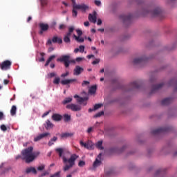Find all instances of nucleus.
Masks as SVG:
<instances>
[{
    "label": "nucleus",
    "instance_id": "obj_3",
    "mask_svg": "<svg viewBox=\"0 0 177 177\" xmlns=\"http://www.w3.org/2000/svg\"><path fill=\"white\" fill-rule=\"evenodd\" d=\"M73 5L72 16L73 17H77L78 12L77 10H82L84 13L89 9V6L85 3L77 4L75 0H71Z\"/></svg>",
    "mask_w": 177,
    "mask_h": 177
},
{
    "label": "nucleus",
    "instance_id": "obj_48",
    "mask_svg": "<svg viewBox=\"0 0 177 177\" xmlns=\"http://www.w3.org/2000/svg\"><path fill=\"white\" fill-rule=\"evenodd\" d=\"M77 34V37H81V35H82V30L77 29L76 30Z\"/></svg>",
    "mask_w": 177,
    "mask_h": 177
},
{
    "label": "nucleus",
    "instance_id": "obj_6",
    "mask_svg": "<svg viewBox=\"0 0 177 177\" xmlns=\"http://www.w3.org/2000/svg\"><path fill=\"white\" fill-rule=\"evenodd\" d=\"M11 66L12 62L10 60H6L0 64V68L1 70L6 71V70L10 69Z\"/></svg>",
    "mask_w": 177,
    "mask_h": 177
},
{
    "label": "nucleus",
    "instance_id": "obj_54",
    "mask_svg": "<svg viewBox=\"0 0 177 177\" xmlns=\"http://www.w3.org/2000/svg\"><path fill=\"white\" fill-rule=\"evenodd\" d=\"M49 113H50V110L44 113L43 115H42V117H46V115H48L49 114Z\"/></svg>",
    "mask_w": 177,
    "mask_h": 177
},
{
    "label": "nucleus",
    "instance_id": "obj_34",
    "mask_svg": "<svg viewBox=\"0 0 177 177\" xmlns=\"http://www.w3.org/2000/svg\"><path fill=\"white\" fill-rule=\"evenodd\" d=\"M53 82L55 85H59V84H60V77H56Z\"/></svg>",
    "mask_w": 177,
    "mask_h": 177
},
{
    "label": "nucleus",
    "instance_id": "obj_51",
    "mask_svg": "<svg viewBox=\"0 0 177 177\" xmlns=\"http://www.w3.org/2000/svg\"><path fill=\"white\" fill-rule=\"evenodd\" d=\"M82 86H85V85H89V82L88 81H83L82 84Z\"/></svg>",
    "mask_w": 177,
    "mask_h": 177
},
{
    "label": "nucleus",
    "instance_id": "obj_18",
    "mask_svg": "<svg viewBox=\"0 0 177 177\" xmlns=\"http://www.w3.org/2000/svg\"><path fill=\"white\" fill-rule=\"evenodd\" d=\"M74 136V133H63L61 134V138L62 139H67V138H71Z\"/></svg>",
    "mask_w": 177,
    "mask_h": 177
},
{
    "label": "nucleus",
    "instance_id": "obj_14",
    "mask_svg": "<svg viewBox=\"0 0 177 177\" xmlns=\"http://www.w3.org/2000/svg\"><path fill=\"white\" fill-rule=\"evenodd\" d=\"M51 118L53 121L59 122L62 121V118H63V116L59 113H54L51 116Z\"/></svg>",
    "mask_w": 177,
    "mask_h": 177
},
{
    "label": "nucleus",
    "instance_id": "obj_53",
    "mask_svg": "<svg viewBox=\"0 0 177 177\" xmlns=\"http://www.w3.org/2000/svg\"><path fill=\"white\" fill-rule=\"evenodd\" d=\"M75 172H77V170H74L71 173V174L67 175L66 177H73V174H75Z\"/></svg>",
    "mask_w": 177,
    "mask_h": 177
},
{
    "label": "nucleus",
    "instance_id": "obj_31",
    "mask_svg": "<svg viewBox=\"0 0 177 177\" xmlns=\"http://www.w3.org/2000/svg\"><path fill=\"white\" fill-rule=\"evenodd\" d=\"M80 146H82L83 147H85V149H91V145H89V143H85L83 142L82 141H80Z\"/></svg>",
    "mask_w": 177,
    "mask_h": 177
},
{
    "label": "nucleus",
    "instance_id": "obj_13",
    "mask_svg": "<svg viewBox=\"0 0 177 177\" xmlns=\"http://www.w3.org/2000/svg\"><path fill=\"white\" fill-rule=\"evenodd\" d=\"M49 135H50V133H41V134L37 136L36 138H35L34 141L38 142L39 140H41V139H44V138H46V136H49Z\"/></svg>",
    "mask_w": 177,
    "mask_h": 177
},
{
    "label": "nucleus",
    "instance_id": "obj_41",
    "mask_svg": "<svg viewBox=\"0 0 177 177\" xmlns=\"http://www.w3.org/2000/svg\"><path fill=\"white\" fill-rule=\"evenodd\" d=\"M41 6H45L48 5V0H40Z\"/></svg>",
    "mask_w": 177,
    "mask_h": 177
},
{
    "label": "nucleus",
    "instance_id": "obj_5",
    "mask_svg": "<svg viewBox=\"0 0 177 177\" xmlns=\"http://www.w3.org/2000/svg\"><path fill=\"white\" fill-rule=\"evenodd\" d=\"M75 28L74 26H71L68 28V32L66 33V35L64 37V41L66 42V44H70L71 40L70 39V37H71V33L73 32Z\"/></svg>",
    "mask_w": 177,
    "mask_h": 177
},
{
    "label": "nucleus",
    "instance_id": "obj_50",
    "mask_svg": "<svg viewBox=\"0 0 177 177\" xmlns=\"http://www.w3.org/2000/svg\"><path fill=\"white\" fill-rule=\"evenodd\" d=\"M68 75V72H66L65 73H62L61 75L62 78H66Z\"/></svg>",
    "mask_w": 177,
    "mask_h": 177
},
{
    "label": "nucleus",
    "instance_id": "obj_15",
    "mask_svg": "<svg viewBox=\"0 0 177 177\" xmlns=\"http://www.w3.org/2000/svg\"><path fill=\"white\" fill-rule=\"evenodd\" d=\"M96 19H97V17H96V12L95 11L93 12V15H92V14L88 15V20L91 23H94V24L96 23Z\"/></svg>",
    "mask_w": 177,
    "mask_h": 177
},
{
    "label": "nucleus",
    "instance_id": "obj_45",
    "mask_svg": "<svg viewBox=\"0 0 177 177\" xmlns=\"http://www.w3.org/2000/svg\"><path fill=\"white\" fill-rule=\"evenodd\" d=\"M46 175H49V171H44L39 177L46 176Z\"/></svg>",
    "mask_w": 177,
    "mask_h": 177
},
{
    "label": "nucleus",
    "instance_id": "obj_17",
    "mask_svg": "<svg viewBox=\"0 0 177 177\" xmlns=\"http://www.w3.org/2000/svg\"><path fill=\"white\" fill-rule=\"evenodd\" d=\"M26 172L27 174H34V175H37V169H35V167H28L26 169Z\"/></svg>",
    "mask_w": 177,
    "mask_h": 177
},
{
    "label": "nucleus",
    "instance_id": "obj_58",
    "mask_svg": "<svg viewBox=\"0 0 177 177\" xmlns=\"http://www.w3.org/2000/svg\"><path fill=\"white\" fill-rule=\"evenodd\" d=\"M97 26L102 25V19H99L97 22Z\"/></svg>",
    "mask_w": 177,
    "mask_h": 177
},
{
    "label": "nucleus",
    "instance_id": "obj_60",
    "mask_svg": "<svg viewBox=\"0 0 177 177\" xmlns=\"http://www.w3.org/2000/svg\"><path fill=\"white\" fill-rule=\"evenodd\" d=\"M3 118V113L0 111V121Z\"/></svg>",
    "mask_w": 177,
    "mask_h": 177
},
{
    "label": "nucleus",
    "instance_id": "obj_8",
    "mask_svg": "<svg viewBox=\"0 0 177 177\" xmlns=\"http://www.w3.org/2000/svg\"><path fill=\"white\" fill-rule=\"evenodd\" d=\"M66 109L71 110L72 111H80L81 106L75 104H70L66 106Z\"/></svg>",
    "mask_w": 177,
    "mask_h": 177
},
{
    "label": "nucleus",
    "instance_id": "obj_20",
    "mask_svg": "<svg viewBox=\"0 0 177 177\" xmlns=\"http://www.w3.org/2000/svg\"><path fill=\"white\" fill-rule=\"evenodd\" d=\"M53 127H55V125H53V124L50 122V120H47L46 121V125H45L46 129H51V128H53Z\"/></svg>",
    "mask_w": 177,
    "mask_h": 177
},
{
    "label": "nucleus",
    "instance_id": "obj_32",
    "mask_svg": "<svg viewBox=\"0 0 177 177\" xmlns=\"http://www.w3.org/2000/svg\"><path fill=\"white\" fill-rule=\"evenodd\" d=\"M160 132H164V129L160 128V129L153 130V131H152V133H153V135H156V134H157V133H160Z\"/></svg>",
    "mask_w": 177,
    "mask_h": 177
},
{
    "label": "nucleus",
    "instance_id": "obj_36",
    "mask_svg": "<svg viewBox=\"0 0 177 177\" xmlns=\"http://www.w3.org/2000/svg\"><path fill=\"white\" fill-rule=\"evenodd\" d=\"M104 111H102L100 112H98L97 114L94 115L95 118H99V117H102V115H104Z\"/></svg>",
    "mask_w": 177,
    "mask_h": 177
},
{
    "label": "nucleus",
    "instance_id": "obj_26",
    "mask_svg": "<svg viewBox=\"0 0 177 177\" xmlns=\"http://www.w3.org/2000/svg\"><path fill=\"white\" fill-rule=\"evenodd\" d=\"M81 36H77L75 35H73V38H75V41H77V42H80V44H82V42H84V39L82 37H80Z\"/></svg>",
    "mask_w": 177,
    "mask_h": 177
},
{
    "label": "nucleus",
    "instance_id": "obj_2",
    "mask_svg": "<svg viewBox=\"0 0 177 177\" xmlns=\"http://www.w3.org/2000/svg\"><path fill=\"white\" fill-rule=\"evenodd\" d=\"M34 150V147H29L25 149H23L21 152L22 156L21 160H24L27 162V164H30V162H32L38 156H39V151L32 152Z\"/></svg>",
    "mask_w": 177,
    "mask_h": 177
},
{
    "label": "nucleus",
    "instance_id": "obj_21",
    "mask_svg": "<svg viewBox=\"0 0 177 177\" xmlns=\"http://www.w3.org/2000/svg\"><path fill=\"white\" fill-rule=\"evenodd\" d=\"M54 59H56V55H53L50 56L47 59L46 64H44L45 67H48L49 66V63H50V62H52V60H53Z\"/></svg>",
    "mask_w": 177,
    "mask_h": 177
},
{
    "label": "nucleus",
    "instance_id": "obj_1",
    "mask_svg": "<svg viewBox=\"0 0 177 177\" xmlns=\"http://www.w3.org/2000/svg\"><path fill=\"white\" fill-rule=\"evenodd\" d=\"M55 151L59 154V157H62L64 164H67V162H68L69 164L66 165L63 167L64 172H66V171H68V169L73 168V167L75 165V160H77V158H78V156H77V154H73L71 156L69 159H67V158L63 156V153L64 152L63 148H57L55 149Z\"/></svg>",
    "mask_w": 177,
    "mask_h": 177
},
{
    "label": "nucleus",
    "instance_id": "obj_12",
    "mask_svg": "<svg viewBox=\"0 0 177 177\" xmlns=\"http://www.w3.org/2000/svg\"><path fill=\"white\" fill-rule=\"evenodd\" d=\"M73 82H77V79H66L61 81L62 85H68V84H73Z\"/></svg>",
    "mask_w": 177,
    "mask_h": 177
},
{
    "label": "nucleus",
    "instance_id": "obj_62",
    "mask_svg": "<svg viewBox=\"0 0 177 177\" xmlns=\"http://www.w3.org/2000/svg\"><path fill=\"white\" fill-rule=\"evenodd\" d=\"M21 157H23V155H17L15 158L16 160H19V158H21Z\"/></svg>",
    "mask_w": 177,
    "mask_h": 177
},
{
    "label": "nucleus",
    "instance_id": "obj_40",
    "mask_svg": "<svg viewBox=\"0 0 177 177\" xmlns=\"http://www.w3.org/2000/svg\"><path fill=\"white\" fill-rule=\"evenodd\" d=\"M44 169H45V165H40L37 167V171H44Z\"/></svg>",
    "mask_w": 177,
    "mask_h": 177
},
{
    "label": "nucleus",
    "instance_id": "obj_9",
    "mask_svg": "<svg viewBox=\"0 0 177 177\" xmlns=\"http://www.w3.org/2000/svg\"><path fill=\"white\" fill-rule=\"evenodd\" d=\"M102 153H100L97 156V158L95 159V160L93 162V168H97V167H99L100 165V164H102Z\"/></svg>",
    "mask_w": 177,
    "mask_h": 177
},
{
    "label": "nucleus",
    "instance_id": "obj_29",
    "mask_svg": "<svg viewBox=\"0 0 177 177\" xmlns=\"http://www.w3.org/2000/svg\"><path fill=\"white\" fill-rule=\"evenodd\" d=\"M73 102L72 97H66L62 101V104H67L68 103H71Z\"/></svg>",
    "mask_w": 177,
    "mask_h": 177
},
{
    "label": "nucleus",
    "instance_id": "obj_49",
    "mask_svg": "<svg viewBox=\"0 0 177 177\" xmlns=\"http://www.w3.org/2000/svg\"><path fill=\"white\" fill-rule=\"evenodd\" d=\"M66 25L64 24H60L59 26V30H64V28H66Z\"/></svg>",
    "mask_w": 177,
    "mask_h": 177
},
{
    "label": "nucleus",
    "instance_id": "obj_47",
    "mask_svg": "<svg viewBox=\"0 0 177 177\" xmlns=\"http://www.w3.org/2000/svg\"><path fill=\"white\" fill-rule=\"evenodd\" d=\"M99 63H100V59H95V60L92 62V64H99Z\"/></svg>",
    "mask_w": 177,
    "mask_h": 177
},
{
    "label": "nucleus",
    "instance_id": "obj_25",
    "mask_svg": "<svg viewBox=\"0 0 177 177\" xmlns=\"http://www.w3.org/2000/svg\"><path fill=\"white\" fill-rule=\"evenodd\" d=\"M171 98H166L162 100V106H167V104H169V103H171Z\"/></svg>",
    "mask_w": 177,
    "mask_h": 177
},
{
    "label": "nucleus",
    "instance_id": "obj_56",
    "mask_svg": "<svg viewBox=\"0 0 177 177\" xmlns=\"http://www.w3.org/2000/svg\"><path fill=\"white\" fill-rule=\"evenodd\" d=\"M82 57H77L75 61L77 62H82Z\"/></svg>",
    "mask_w": 177,
    "mask_h": 177
},
{
    "label": "nucleus",
    "instance_id": "obj_37",
    "mask_svg": "<svg viewBox=\"0 0 177 177\" xmlns=\"http://www.w3.org/2000/svg\"><path fill=\"white\" fill-rule=\"evenodd\" d=\"M127 149H128V146L124 145V146L122 147L118 150V153H123V151H125V150H127Z\"/></svg>",
    "mask_w": 177,
    "mask_h": 177
},
{
    "label": "nucleus",
    "instance_id": "obj_16",
    "mask_svg": "<svg viewBox=\"0 0 177 177\" xmlns=\"http://www.w3.org/2000/svg\"><path fill=\"white\" fill-rule=\"evenodd\" d=\"M52 42L53 44H63V39L61 37H58L57 36H55L52 39Z\"/></svg>",
    "mask_w": 177,
    "mask_h": 177
},
{
    "label": "nucleus",
    "instance_id": "obj_7",
    "mask_svg": "<svg viewBox=\"0 0 177 177\" xmlns=\"http://www.w3.org/2000/svg\"><path fill=\"white\" fill-rule=\"evenodd\" d=\"M39 27L40 28V30L39 32V35H43L44 32L49 30V25H48V24L41 23L39 24Z\"/></svg>",
    "mask_w": 177,
    "mask_h": 177
},
{
    "label": "nucleus",
    "instance_id": "obj_52",
    "mask_svg": "<svg viewBox=\"0 0 177 177\" xmlns=\"http://www.w3.org/2000/svg\"><path fill=\"white\" fill-rule=\"evenodd\" d=\"M92 131H93V127H89L87 129V133H91V132H92Z\"/></svg>",
    "mask_w": 177,
    "mask_h": 177
},
{
    "label": "nucleus",
    "instance_id": "obj_55",
    "mask_svg": "<svg viewBox=\"0 0 177 177\" xmlns=\"http://www.w3.org/2000/svg\"><path fill=\"white\" fill-rule=\"evenodd\" d=\"M51 140V142H56L57 140V137L56 136H54Z\"/></svg>",
    "mask_w": 177,
    "mask_h": 177
},
{
    "label": "nucleus",
    "instance_id": "obj_43",
    "mask_svg": "<svg viewBox=\"0 0 177 177\" xmlns=\"http://www.w3.org/2000/svg\"><path fill=\"white\" fill-rule=\"evenodd\" d=\"M142 60H143L142 58H136L134 59L133 63H141Z\"/></svg>",
    "mask_w": 177,
    "mask_h": 177
},
{
    "label": "nucleus",
    "instance_id": "obj_42",
    "mask_svg": "<svg viewBox=\"0 0 177 177\" xmlns=\"http://www.w3.org/2000/svg\"><path fill=\"white\" fill-rule=\"evenodd\" d=\"M78 166H79V167H85V161H84V160H80V161L78 162Z\"/></svg>",
    "mask_w": 177,
    "mask_h": 177
},
{
    "label": "nucleus",
    "instance_id": "obj_59",
    "mask_svg": "<svg viewBox=\"0 0 177 177\" xmlns=\"http://www.w3.org/2000/svg\"><path fill=\"white\" fill-rule=\"evenodd\" d=\"M3 84H4L5 85H8V84H9V80H3Z\"/></svg>",
    "mask_w": 177,
    "mask_h": 177
},
{
    "label": "nucleus",
    "instance_id": "obj_33",
    "mask_svg": "<svg viewBox=\"0 0 177 177\" xmlns=\"http://www.w3.org/2000/svg\"><path fill=\"white\" fill-rule=\"evenodd\" d=\"M64 120L66 122L70 121V120H71V115H70L68 114L64 115Z\"/></svg>",
    "mask_w": 177,
    "mask_h": 177
},
{
    "label": "nucleus",
    "instance_id": "obj_28",
    "mask_svg": "<svg viewBox=\"0 0 177 177\" xmlns=\"http://www.w3.org/2000/svg\"><path fill=\"white\" fill-rule=\"evenodd\" d=\"M17 111V108L16 107V105H13L10 110V114L11 115H16V111Z\"/></svg>",
    "mask_w": 177,
    "mask_h": 177
},
{
    "label": "nucleus",
    "instance_id": "obj_22",
    "mask_svg": "<svg viewBox=\"0 0 177 177\" xmlns=\"http://www.w3.org/2000/svg\"><path fill=\"white\" fill-rule=\"evenodd\" d=\"M105 176H111V175H113L114 174V169H105L104 170Z\"/></svg>",
    "mask_w": 177,
    "mask_h": 177
},
{
    "label": "nucleus",
    "instance_id": "obj_19",
    "mask_svg": "<svg viewBox=\"0 0 177 177\" xmlns=\"http://www.w3.org/2000/svg\"><path fill=\"white\" fill-rule=\"evenodd\" d=\"M132 16V14H129V15H122L120 16V19L123 20V21H127V20H130Z\"/></svg>",
    "mask_w": 177,
    "mask_h": 177
},
{
    "label": "nucleus",
    "instance_id": "obj_64",
    "mask_svg": "<svg viewBox=\"0 0 177 177\" xmlns=\"http://www.w3.org/2000/svg\"><path fill=\"white\" fill-rule=\"evenodd\" d=\"M84 24L85 27H88V26H89V21H86L84 23Z\"/></svg>",
    "mask_w": 177,
    "mask_h": 177
},
{
    "label": "nucleus",
    "instance_id": "obj_11",
    "mask_svg": "<svg viewBox=\"0 0 177 177\" xmlns=\"http://www.w3.org/2000/svg\"><path fill=\"white\" fill-rule=\"evenodd\" d=\"M84 68L80 66H76L75 69L73 70V75H80L82 73H83Z\"/></svg>",
    "mask_w": 177,
    "mask_h": 177
},
{
    "label": "nucleus",
    "instance_id": "obj_57",
    "mask_svg": "<svg viewBox=\"0 0 177 177\" xmlns=\"http://www.w3.org/2000/svg\"><path fill=\"white\" fill-rule=\"evenodd\" d=\"M54 143L53 142L52 140H50L48 143V146H53Z\"/></svg>",
    "mask_w": 177,
    "mask_h": 177
},
{
    "label": "nucleus",
    "instance_id": "obj_46",
    "mask_svg": "<svg viewBox=\"0 0 177 177\" xmlns=\"http://www.w3.org/2000/svg\"><path fill=\"white\" fill-rule=\"evenodd\" d=\"M95 5H96V6H100V5H102V2H100V1L99 0H95L94 1Z\"/></svg>",
    "mask_w": 177,
    "mask_h": 177
},
{
    "label": "nucleus",
    "instance_id": "obj_38",
    "mask_svg": "<svg viewBox=\"0 0 177 177\" xmlns=\"http://www.w3.org/2000/svg\"><path fill=\"white\" fill-rule=\"evenodd\" d=\"M102 106H103L102 104H96L94 105V110H99V109H100V107H102Z\"/></svg>",
    "mask_w": 177,
    "mask_h": 177
},
{
    "label": "nucleus",
    "instance_id": "obj_30",
    "mask_svg": "<svg viewBox=\"0 0 177 177\" xmlns=\"http://www.w3.org/2000/svg\"><path fill=\"white\" fill-rule=\"evenodd\" d=\"M88 99H89L88 97H80L79 98L77 99V103H82V102H85L86 100H88Z\"/></svg>",
    "mask_w": 177,
    "mask_h": 177
},
{
    "label": "nucleus",
    "instance_id": "obj_27",
    "mask_svg": "<svg viewBox=\"0 0 177 177\" xmlns=\"http://www.w3.org/2000/svg\"><path fill=\"white\" fill-rule=\"evenodd\" d=\"M97 86L96 85H94V86H92L89 90H88V92L89 93H91V94H93V93H96V89H97Z\"/></svg>",
    "mask_w": 177,
    "mask_h": 177
},
{
    "label": "nucleus",
    "instance_id": "obj_61",
    "mask_svg": "<svg viewBox=\"0 0 177 177\" xmlns=\"http://www.w3.org/2000/svg\"><path fill=\"white\" fill-rule=\"evenodd\" d=\"M50 68H55V64H54V63H51V64H50Z\"/></svg>",
    "mask_w": 177,
    "mask_h": 177
},
{
    "label": "nucleus",
    "instance_id": "obj_35",
    "mask_svg": "<svg viewBox=\"0 0 177 177\" xmlns=\"http://www.w3.org/2000/svg\"><path fill=\"white\" fill-rule=\"evenodd\" d=\"M56 72H52L47 74V78H53V77H56Z\"/></svg>",
    "mask_w": 177,
    "mask_h": 177
},
{
    "label": "nucleus",
    "instance_id": "obj_24",
    "mask_svg": "<svg viewBox=\"0 0 177 177\" xmlns=\"http://www.w3.org/2000/svg\"><path fill=\"white\" fill-rule=\"evenodd\" d=\"M161 14V9L156 8L153 11H152V15L153 16H160Z\"/></svg>",
    "mask_w": 177,
    "mask_h": 177
},
{
    "label": "nucleus",
    "instance_id": "obj_44",
    "mask_svg": "<svg viewBox=\"0 0 177 177\" xmlns=\"http://www.w3.org/2000/svg\"><path fill=\"white\" fill-rule=\"evenodd\" d=\"M1 131H3V132L8 131V128L6 127V126L5 124H2L1 126Z\"/></svg>",
    "mask_w": 177,
    "mask_h": 177
},
{
    "label": "nucleus",
    "instance_id": "obj_4",
    "mask_svg": "<svg viewBox=\"0 0 177 177\" xmlns=\"http://www.w3.org/2000/svg\"><path fill=\"white\" fill-rule=\"evenodd\" d=\"M70 55H62V57L57 59V62H61L64 63L65 67L67 68L70 67V63H75V60L70 59Z\"/></svg>",
    "mask_w": 177,
    "mask_h": 177
},
{
    "label": "nucleus",
    "instance_id": "obj_63",
    "mask_svg": "<svg viewBox=\"0 0 177 177\" xmlns=\"http://www.w3.org/2000/svg\"><path fill=\"white\" fill-rule=\"evenodd\" d=\"M39 62H45V58L44 57H41L39 59Z\"/></svg>",
    "mask_w": 177,
    "mask_h": 177
},
{
    "label": "nucleus",
    "instance_id": "obj_23",
    "mask_svg": "<svg viewBox=\"0 0 177 177\" xmlns=\"http://www.w3.org/2000/svg\"><path fill=\"white\" fill-rule=\"evenodd\" d=\"M103 145V141L100 140L98 141L95 147H97V149H98L99 150H103L104 148L103 147V146H102Z\"/></svg>",
    "mask_w": 177,
    "mask_h": 177
},
{
    "label": "nucleus",
    "instance_id": "obj_10",
    "mask_svg": "<svg viewBox=\"0 0 177 177\" xmlns=\"http://www.w3.org/2000/svg\"><path fill=\"white\" fill-rule=\"evenodd\" d=\"M102 153H100L97 156V158L95 159V160L93 162V168H97V167H99L100 165V164H102Z\"/></svg>",
    "mask_w": 177,
    "mask_h": 177
},
{
    "label": "nucleus",
    "instance_id": "obj_39",
    "mask_svg": "<svg viewBox=\"0 0 177 177\" xmlns=\"http://www.w3.org/2000/svg\"><path fill=\"white\" fill-rule=\"evenodd\" d=\"M84 50H85V46H79V52H80V53H84Z\"/></svg>",
    "mask_w": 177,
    "mask_h": 177
}]
</instances>
